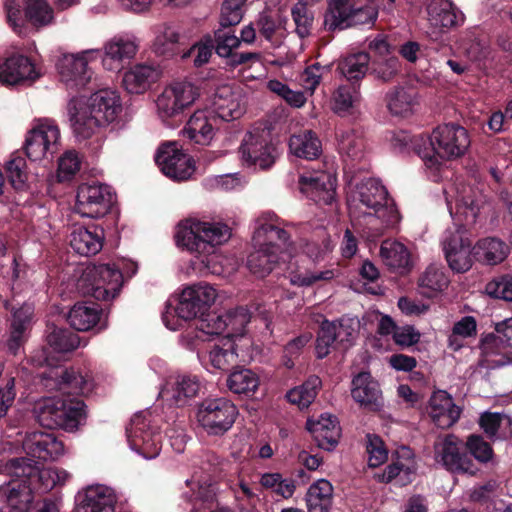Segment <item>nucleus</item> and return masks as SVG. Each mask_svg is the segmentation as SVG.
I'll list each match as a JSON object with an SVG mask.
<instances>
[{"label": "nucleus", "mask_w": 512, "mask_h": 512, "mask_svg": "<svg viewBox=\"0 0 512 512\" xmlns=\"http://www.w3.org/2000/svg\"><path fill=\"white\" fill-rule=\"evenodd\" d=\"M120 111V97L110 89H101L86 100L72 99L68 104L71 128L79 140L89 139L108 126Z\"/></svg>", "instance_id": "nucleus-2"}, {"label": "nucleus", "mask_w": 512, "mask_h": 512, "mask_svg": "<svg viewBox=\"0 0 512 512\" xmlns=\"http://www.w3.org/2000/svg\"><path fill=\"white\" fill-rule=\"evenodd\" d=\"M378 14L374 0H327L323 25L328 31L374 25Z\"/></svg>", "instance_id": "nucleus-7"}, {"label": "nucleus", "mask_w": 512, "mask_h": 512, "mask_svg": "<svg viewBox=\"0 0 512 512\" xmlns=\"http://www.w3.org/2000/svg\"><path fill=\"white\" fill-rule=\"evenodd\" d=\"M477 334V323L473 316H465L457 321L448 336V347L458 351L463 347V339L473 337Z\"/></svg>", "instance_id": "nucleus-53"}, {"label": "nucleus", "mask_w": 512, "mask_h": 512, "mask_svg": "<svg viewBox=\"0 0 512 512\" xmlns=\"http://www.w3.org/2000/svg\"><path fill=\"white\" fill-rule=\"evenodd\" d=\"M39 77L35 65L24 55L14 54L0 63V82L17 85L34 81Z\"/></svg>", "instance_id": "nucleus-24"}, {"label": "nucleus", "mask_w": 512, "mask_h": 512, "mask_svg": "<svg viewBox=\"0 0 512 512\" xmlns=\"http://www.w3.org/2000/svg\"><path fill=\"white\" fill-rule=\"evenodd\" d=\"M351 212L362 214L367 223L381 228L394 226L400 215L386 188L375 179H368L357 185L349 202Z\"/></svg>", "instance_id": "nucleus-5"}, {"label": "nucleus", "mask_w": 512, "mask_h": 512, "mask_svg": "<svg viewBox=\"0 0 512 512\" xmlns=\"http://www.w3.org/2000/svg\"><path fill=\"white\" fill-rule=\"evenodd\" d=\"M299 189L315 202L331 204L335 199L336 177L325 172L301 175Z\"/></svg>", "instance_id": "nucleus-25"}, {"label": "nucleus", "mask_w": 512, "mask_h": 512, "mask_svg": "<svg viewBox=\"0 0 512 512\" xmlns=\"http://www.w3.org/2000/svg\"><path fill=\"white\" fill-rule=\"evenodd\" d=\"M289 149L296 157L313 160L320 156L322 145L313 131L304 130L290 137Z\"/></svg>", "instance_id": "nucleus-41"}, {"label": "nucleus", "mask_w": 512, "mask_h": 512, "mask_svg": "<svg viewBox=\"0 0 512 512\" xmlns=\"http://www.w3.org/2000/svg\"><path fill=\"white\" fill-rule=\"evenodd\" d=\"M155 162L167 177L176 181L189 179L195 171L192 158L174 142L159 147Z\"/></svg>", "instance_id": "nucleus-17"}, {"label": "nucleus", "mask_w": 512, "mask_h": 512, "mask_svg": "<svg viewBox=\"0 0 512 512\" xmlns=\"http://www.w3.org/2000/svg\"><path fill=\"white\" fill-rule=\"evenodd\" d=\"M47 344L56 352L67 353L80 345L79 336L64 328L49 326L46 335Z\"/></svg>", "instance_id": "nucleus-48"}, {"label": "nucleus", "mask_w": 512, "mask_h": 512, "mask_svg": "<svg viewBox=\"0 0 512 512\" xmlns=\"http://www.w3.org/2000/svg\"><path fill=\"white\" fill-rule=\"evenodd\" d=\"M241 159L248 165L261 169L271 167L277 157V149L265 131H252L245 134L239 148Z\"/></svg>", "instance_id": "nucleus-16"}, {"label": "nucleus", "mask_w": 512, "mask_h": 512, "mask_svg": "<svg viewBox=\"0 0 512 512\" xmlns=\"http://www.w3.org/2000/svg\"><path fill=\"white\" fill-rule=\"evenodd\" d=\"M104 231L100 227L77 226L71 232L70 245L72 249L83 256L97 254L103 246Z\"/></svg>", "instance_id": "nucleus-30"}, {"label": "nucleus", "mask_w": 512, "mask_h": 512, "mask_svg": "<svg viewBox=\"0 0 512 512\" xmlns=\"http://www.w3.org/2000/svg\"><path fill=\"white\" fill-rule=\"evenodd\" d=\"M364 148V140L354 130H345L339 134V150L348 157L361 159Z\"/></svg>", "instance_id": "nucleus-60"}, {"label": "nucleus", "mask_w": 512, "mask_h": 512, "mask_svg": "<svg viewBox=\"0 0 512 512\" xmlns=\"http://www.w3.org/2000/svg\"><path fill=\"white\" fill-rule=\"evenodd\" d=\"M380 256L384 264L393 271L403 273L411 267L408 248L396 240H384L380 246Z\"/></svg>", "instance_id": "nucleus-37"}, {"label": "nucleus", "mask_w": 512, "mask_h": 512, "mask_svg": "<svg viewBox=\"0 0 512 512\" xmlns=\"http://www.w3.org/2000/svg\"><path fill=\"white\" fill-rule=\"evenodd\" d=\"M6 469V466L4 467ZM8 474L9 472L5 470ZM14 478H10V485L5 491V501L7 505L17 512H28L34 503V491L26 477L16 476L10 473Z\"/></svg>", "instance_id": "nucleus-31"}, {"label": "nucleus", "mask_w": 512, "mask_h": 512, "mask_svg": "<svg viewBox=\"0 0 512 512\" xmlns=\"http://www.w3.org/2000/svg\"><path fill=\"white\" fill-rule=\"evenodd\" d=\"M99 56V50L87 49L76 54H64L58 62L61 80L72 88L85 87L92 79L89 62Z\"/></svg>", "instance_id": "nucleus-14"}, {"label": "nucleus", "mask_w": 512, "mask_h": 512, "mask_svg": "<svg viewBox=\"0 0 512 512\" xmlns=\"http://www.w3.org/2000/svg\"><path fill=\"white\" fill-rule=\"evenodd\" d=\"M415 473L413 465L405 464L399 460L393 461L384 471L377 475L380 483H391L395 481L398 486H405L412 482V475Z\"/></svg>", "instance_id": "nucleus-51"}, {"label": "nucleus", "mask_w": 512, "mask_h": 512, "mask_svg": "<svg viewBox=\"0 0 512 512\" xmlns=\"http://www.w3.org/2000/svg\"><path fill=\"white\" fill-rule=\"evenodd\" d=\"M123 282L120 270L109 264L88 265L77 280V289L84 296L97 300L113 299Z\"/></svg>", "instance_id": "nucleus-8"}, {"label": "nucleus", "mask_w": 512, "mask_h": 512, "mask_svg": "<svg viewBox=\"0 0 512 512\" xmlns=\"http://www.w3.org/2000/svg\"><path fill=\"white\" fill-rule=\"evenodd\" d=\"M130 447L147 459L155 458L161 450L162 436L159 427L150 418H130L126 426Z\"/></svg>", "instance_id": "nucleus-12"}, {"label": "nucleus", "mask_w": 512, "mask_h": 512, "mask_svg": "<svg viewBox=\"0 0 512 512\" xmlns=\"http://www.w3.org/2000/svg\"><path fill=\"white\" fill-rule=\"evenodd\" d=\"M5 307L10 309V303L6 301ZM11 311H13V316L11 321L10 338L7 345L9 350L13 354H16L25 339V334L33 315V308L29 304H24L17 310H14V307H11Z\"/></svg>", "instance_id": "nucleus-35"}, {"label": "nucleus", "mask_w": 512, "mask_h": 512, "mask_svg": "<svg viewBox=\"0 0 512 512\" xmlns=\"http://www.w3.org/2000/svg\"><path fill=\"white\" fill-rule=\"evenodd\" d=\"M102 310L96 303L77 302L70 309L67 319L70 325L78 331H88L99 321Z\"/></svg>", "instance_id": "nucleus-39"}, {"label": "nucleus", "mask_w": 512, "mask_h": 512, "mask_svg": "<svg viewBox=\"0 0 512 512\" xmlns=\"http://www.w3.org/2000/svg\"><path fill=\"white\" fill-rule=\"evenodd\" d=\"M60 146V130L50 121L41 122L32 128L25 139V152L32 161L52 157Z\"/></svg>", "instance_id": "nucleus-13"}, {"label": "nucleus", "mask_w": 512, "mask_h": 512, "mask_svg": "<svg viewBox=\"0 0 512 512\" xmlns=\"http://www.w3.org/2000/svg\"><path fill=\"white\" fill-rule=\"evenodd\" d=\"M216 117L207 110H198L189 118L184 134L197 144L207 145L215 134Z\"/></svg>", "instance_id": "nucleus-33"}, {"label": "nucleus", "mask_w": 512, "mask_h": 512, "mask_svg": "<svg viewBox=\"0 0 512 512\" xmlns=\"http://www.w3.org/2000/svg\"><path fill=\"white\" fill-rule=\"evenodd\" d=\"M227 385L231 391L236 394H248L254 392L258 385V376L249 369H241L233 372L228 380Z\"/></svg>", "instance_id": "nucleus-55"}, {"label": "nucleus", "mask_w": 512, "mask_h": 512, "mask_svg": "<svg viewBox=\"0 0 512 512\" xmlns=\"http://www.w3.org/2000/svg\"><path fill=\"white\" fill-rule=\"evenodd\" d=\"M510 346L504 342L496 333L486 335L481 341V350L484 356L492 357L502 355L500 359L491 360L493 367L504 366L512 363V354L508 351Z\"/></svg>", "instance_id": "nucleus-47"}, {"label": "nucleus", "mask_w": 512, "mask_h": 512, "mask_svg": "<svg viewBox=\"0 0 512 512\" xmlns=\"http://www.w3.org/2000/svg\"><path fill=\"white\" fill-rule=\"evenodd\" d=\"M253 241L257 247L276 250L278 256L284 252H292L290 235L281 227L278 217L273 213H265L257 220Z\"/></svg>", "instance_id": "nucleus-15"}, {"label": "nucleus", "mask_w": 512, "mask_h": 512, "mask_svg": "<svg viewBox=\"0 0 512 512\" xmlns=\"http://www.w3.org/2000/svg\"><path fill=\"white\" fill-rule=\"evenodd\" d=\"M114 203V194L105 184L93 183L79 186L75 212L82 217L101 218L109 213Z\"/></svg>", "instance_id": "nucleus-10"}, {"label": "nucleus", "mask_w": 512, "mask_h": 512, "mask_svg": "<svg viewBox=\"0 0 512 512\" xmlns=\"http://www.w3.org/2000/svg\"><path fill=\"white\" fill-rule=\"evenodd\" d=\"M429 402L434 416H460L462 412V408L444 390L435 391Z\"/></svg>", "instance_id": "nucleus-57"}, {"label": "nucleus", "mask_w": 512, "mask_h": 512, "mask_svg": "<svg viewBox=\"0 0 512 512\" xmlns=\"http://www.w3.org/2000/svg\"><path fill=\"white\" fill-rule=\"evenodd\" d=\"M306 429L316 445L326 451L338 445L342 432L338 418H307Z\"/></svg>", "instance_id": "nucleus-28"}, {"label": "nucleus", "mask_w": 512, "mask_h": 512, "mask_svg": "<svg viewBox=\"0 0 512 512\" xmlns=\"http://www.w3.org/2000/svg\"><path fill=\"white\" fill-rule=\"evenodd\" d=\"M181 36L173 26L163 25L159 27L152 50L155 54L166 58L173 57L180 52Z\"/></svg>", "instance_id": "nucleus-43"}, {"label": "nucleus", "mask_w": 512, "mask_h": 512, "mask_svg": "<svg viewBox=\"0 0 512 512\" xmlns=\"http://www.w3.org/2000/svg\"><path fill=\"white\" fill-rule=\"evenodd\" d=\"M470 146L468 132L456 124L436 127L429 138H414L413 147L428 167H437L440 160H454L462 157Z\"/></svg>", "instance_id": "nucleus-4"}, {"label": "nucleus", "mask_w": 512, "mask_h": 512, "mask_svg": "<svg viewBox=\"0 0 512 512\" xmlns=\"http://www.w3.org/2000/svg\"><path fill=\"white\" fill-rule=\"evenodd\" d=\"M445 193L451 216L461 224L445 237L443 251L449 267L464 273L472 267L474 259L472 241L464 226L476 224L487 213L489 205L481 192L464 183L452 185Z\"/></svg>", "instance_id": "nucleus-1"}, {"label": "nucleus", "mask_w": 512, "mask_h": 512, "mask_svg": "<svg viewBox=\"0 0 512 512\" xmlns=\"http://www.w3.org/2000/svg\"><path fill=\"white\" fill-rule=\"evenodd\" d=\"M434 454L435 461L447 471L473 476L479 471L473 458L480 463H487L492 460L494 451L490 443L486 442L481 435L468 436L465 448L462 449L458 438L449 434L441 442L435 443Z\"/></svg>", "instance_id": "nucleus-3"}, {"label": "nucleus", "mask_w": 512, "mask_h": 512, "mask_svg": "<svg viewBox=\"0 0 512 512\" xmlns=\"http://www.w3.org/2000/svg\"><path fill=\"white\" fill-rule=\"evenodd\" d=\"M200 390V382L196 376L179 375L167 382L159 392V398L168 408L184 407Z\"/></svg>", "instance_id": "nucleus-21"}, {"label": "nucleus", "mask_w": 512, "mask_h": 512, "mask_svg": "<svg viewBox=\"0 0 512 512\" xmlns=\"http://www.w3.org/2000/svg\"><path fill=\"white\" fill-rule=\"evenodd\" d=\"M59 389H70L75 393L88 394L93 385L90 379L83 376L74 368H63L55 372Z\"/></svg>", "instance_id": "nucleus-49"}, {"label": "nucleus", "mask_w": 512, "mask_h": 512, "mask_svg": "<svg viewBox=\"0 0 512 512\" xmlns=\"http://www.w3.org/2000/svg\"><path fill=\"white\" fill-rule=\"evenodd\" d=\"M199 96L198 88L189 81H175L166 86L156 99L157 113L170 119L183 113Z\"/></svg>", "instance_id": "nucleus-9"}, {"label": "nucleus", "mask_w": 512, "mask_h": 512, "mask_svg": "<svg viewBox=\"0 0 512 512\" xmlns=\"http://www.w3.org/2000/svg\"><path fill=\"white\" fill-rule=\"evenodd\" d=\"M211 113L225 121L239 118L243 113L239 95L229 86L219 87L211 98Z\"/></svg>", "instance_id": "nucleus-32"}, {"label": "nucleus", "mask_w": 512, "mask_h": 512, "mask_svg": "<svg viewBox=\"0 0 512 512\" xmlns=\"http://www.w3.org/2000/svg\"><path fill=\"white\" fill-rule=\"evenodd\" d=\"M421 293L427 297H433L448 287L449 280L443 267L430 265L419 278Z\"/></svg>", "instance_id": "nucleus-44"}, {"label": "nucleus", "mask_w": 512, "mask_h": 512, "mask_svg": "<svg viewBox=\"0 0 512 512\" xmlns=\"http://www.w3.org/2000/svg\"><path fill=\"white\" fill-rule=\"evenodd\" d=\"M226 337L241 336L250 322V313L245 307H236L223 312Z\"/></svg>", "instance_id": "nucleus-54"}, {"label": "nucleus", "mask_w": 512, "mask_h": 512, "mask_svg": "<svg viewBox=\"0 0 512 512\" xmlns=\"http://www.w3.org/2000/svg\"><path fill=\"white\" fill-rule=\"evenodd\" d=\"M160 75V70L152 64H135L124 72L122 85L130 94H142L159 80Z\"/></svg>", "instance_id": "nucleus-29"}, {"label": "nucleus", "mask_w": 512, "mask_h": 512, "mask_svg": "<svg viewBox=\"0 0 512 512\" xmlns=\"http://www.w3.org/2000/svg\"><path fill=\"white\" fill-rule=\"evenodd\" d=\"M116 496L102 485L90 486L75 496L73 512H115Z\"/></svg>", "instance_id": "nucleus-22"}, {"label": "nucleus", "mask_w": 512, "mask_h": 512, "mask_svg": "<svg viewBox=\"0 0 512 512\" xmlns=\"http://www.w3.org/2000/svg\"><path fill=\"white\" fill-rule=\"evenodd\" d=\"M359 99L354 86L341 85L333 93V110L337 113L348 111Z\"/></svg>", "instance_id": "nucleus-63"}, {"label": "nucleus", "mask_w": 512, "mask_h": 512, "mask_svg": "<svg viewBox=\"0 0 512 512\" xmlns=\"http://www.w3.org/2000/svg\"><path fill=\"white\" fill-rule=\"evenodd\" d=\"M199 414H215L223 416H236L239 411L236 405L226 397L206 398L198 406Z\"/></svg>", "instance_id": "nucleus-59"}, {"label": "nucleus", "mask_w": 512, "mask_h": 512, "mask_svg": "<svg viewBox=\"0 0 512 512\" xmlns=\"http://www.w3.org/2000/svg\"><path fill=\"white\" fill-rule=\"evenodd\" d=\"M426 12L430 26L439 32L457 27L464 21L463 14L449 0H431Z\"/></svg>", "instance_id": "nucleus-26"}, {"label": "nucleus", "mask_w": 512, "mask_h": 512, "mask_svg": "<svg viewBox=\"0 0 512 512\" xmlns=\"http://www.w3.org/2000/svg\"><path fill=\"white\" fill-rule=\"evenodd\" d=\"M280 256L276 250H269L263 247L252 252L247 260V267L257 277H265L279 263Z\"/></svg>", "instance_id": "nucleus-45"}, {"label": "nucleus", "mask_w": 512, "mask_h": 512, "mask_svg": "<svg viewBox=\"0 0 512 512\" xmlns=\"http://www.w3.org/2000/svg\"><path fill=\"white\" fill-rule=\"evenodd\" d=\"M351 396L361 407L371 412H377L383 406V396L379 384L366 371L353 377Z\"/></svg>", "instance_id": "nucleus-23"}, {"label": "nucleus", "mask_w": 512, "mask_h": 512, "mask_svg": "<svg viewBox=\"0 0 512 512\" xmlns=\"http://www.w3.org/2000/svg\"><path fill=\"white\" fill-rule=\"evenodd\" d=\"M228 344L227 348L215 345L209 352V361L218 370L227 371L236 364L237 354L234 346L230 341Z\"/></svg>", "instance_id": "nucleus-61"}, {"label": "nucleus", "mask_w": 512, "mask_h": 512, "mask_svg": "<svg viewBox=\"0 0 512 512\" xmlns=\"http://www.w3.org/2000/svg\"><path fill=\"white\" fill-rule=\"evenodd\" d=\"M5 171L11 185L21 190L25 187L28 173L26 160L19 154H12L10 159L6 162Z\"/></svg>", "instance_id": "nucleus-56"}, {"label": "nucleus", "mask_w": 512, "mask_h": 512, "mask_svg": "<svg viewBox=\"0 0 512 512\" xmlns=\"http://www.w3.org/2000/svg\"><path fill=\"white\" fill-rule=\"evenodd\" d=\"M338 276L335 269L313 271L307 268H298L289 273V281L298 287H310L318 282H328Z\"/></svg>", "instance_id": "nucleus-50"}, {"label": "nucleus", "mask_w": 512, "mask_h": 512, "mask_svg": "<svg viewBox=\"0 0 512 512\" xmlns=\"http://www.w3.org/2000/svg\"><path fill=\"white\" fill-rule=\"evenodd\" d=\"M474 257L486 265L502 263L510 253V247L497 237H485L473 246Z\"/></svg>", "instance_id": "nucleus-34"}, {"label": "nucleus", "mask_w": 512, "mask_h": 512, "mask_svg": "<svg viewBox=\"0 0 512 512\" xmlns=\"http://www.w3.org/2000/svg\"><path fill=\"white\" fill-rule=\"evenodd\" d=\"M32 459L12 458L6 463V470L14 473L16 476L26 477L34 492L47 493L52 490L55 485L54 478L57 473L52 467L40 468Z\"/></svg>", "instance_id": "nucleus-19"}, {"label": "nucleus", "mask_w": 512, "mask_h": 512, "mask_svg": "<svg viewBox=\"0 0 512 512\" xmlns=\"http://www.w3.org/2000/svg\"><path fill=\"white\" fill-rule=\"evenodd\" d=\"M231 237V229L222 222L201 221L188 218L176 226L175 242L178 247L186 249L198 257L208 256L216 246L227 242Z\"/></svg>", "instance_id": "nucleus-6"}, {"label": "nucleus", "mask_w": 512, "mask_h": 512, "mask_svg": "<svg viewBox=\"0 0 512 512\" xmlns=\"http://www.w3.org/2000/svg\"><path fill=\"white\" fill-rule=\"evenodd\" d=\"M389 111L397 116H407L418 106V93L413 87H396L386 96Z\"/></svg>", "instance_id": "nucleus-40"}, {"label": "nucleus", "mask_w": 512, "mask_h": 512, "mask_svg": "<svg viewBox=\"0 0 512 512\" xmlns=\"http://www.w3.org/2000/svg\"><path fill=\"white\" fill-rule=\"evenodd\" d=\"M138 45L129 38L114 37L104 47L103 64L107 69L119 68L124 59L135 56Z\"/></svg>", "instance_id": "nucleus-38"}, {"label": "nucleus", "mask_w": 512, "mask_h": 512, "mask_svg": "<svg viewBox=\"0 0 512 512\" xmlns=\"http://www.w3.org/2000/svg\"><path fill=\"white\" fill-rule=\"evenodd\" d=\"M216 289L207 282H198L185 287L176 306V314L184 320L203 316L217 299Z\"/></svg>", "instance_id": "nucleus-11"}, {"label": "nucleus", "mask_w": 512, "mask_h": 512, "mask_svg": "<svg viewBox=\"0 0 512 512\" xmlns=\"http://www.w3.org/2000/svg\"><path fill=\"white\" fill-rule=\"evenodd\" d=\"M25 17L35 27L52 23L54 12L46 0H26Z\"/></svg>", "instance_id": "nucleus-52"}, {"label": "nucleus", "mask_w": 512, "mask_h": 512, "mask_svg": "<svg viewBox=\"0 0 512 512\" xmlns=\"http://www.w3.org/2000/svg\"><path fill=\"white\" fill-rule=\"evenodd\" d=\"M50 431L42 428L27 433L23 446L30 459L39 462L55 461L64 454L63 442L55 432Z\"/></svg>", "instance_id": "nucleus-20"}, {"label": "nucleus", "mask_w": 512, "mask_h": 512, "mask_svg": "<svg viewBox=\"0 0 512 512\" xmlns=\"http://www.w3.org/2000/svg\"><path fill=\"white\" fill-rule=\"evenodd\" d=\"M81 168V159L77 152L67 151L59 159L57 177L59 181L71 180Z\"/></svg>", "instance_id": "nucleus-64"}, {"label": "nucleus", "mask_w": 512, "mask_h": 512, "mask_svg": "<svg viewBox=\"0 0 512 512\" xmlns=\"http://www.w3.org/2000/svg\"><path fill=\"white\" fill-rule=\"evenodd\" d=\"M366 452L369 467H378L388 459V451L382 438L376 434L366 435Z\"/></svg>", "instance_id": "nucleus-62"}, {"label": "nucleus", "mask_w": 512, "mask_h": 512, "mask_svg": "<svg viewBox=\"0 0 512 512\" xmlns=\"http://www.w3.org/2000/svg\"><path fill=\"white\" fill-rule=\"evenodd\" d=\"M334 488L330 481L319 479L310 485L305 495L308 512H330Z\"/></svg>", "instance_id": "nucleus-36"}, {"label": "nucleus", "mask_w": 512, "mask_h": 512, "mask_svg": "<svg viewBox=\"0 0 512 512\" xmlns=\"http://www.w3.org/2000/svg\"><path fill=\"white\" fill-rule=\"evenodd\" d=\"M358 321L354 318L342 317L337 321L324 320L316 340V354L322 359L330 352L335 341L340 343L352 341L357 334Z\"/></svg>", "instance_id": "nucleus-18"}, {"label": "nucleus", "mask_w": 512, "mask_h": 512, "mask_svg": "<svg viewBox=\"0 0 512 512\" xmlns=\"http://www.w3.org/2000/svg\"><path fill=\"white\" fill-rule=\"evenodd\" d=\"M370 56L366 52L350 54L341 58L336 70L347 81L356 83L362 80L369 69Z\"/></svg>", "instance_id": "nucleus-42"}, {"label": "nucleus", "mask_w": 512, "mask_h": 512, "mask_svg": "<svg viewBox=\"0 0 512 512\" xmlns=\"http://www.w3.org/2000/svg\"><path fill=\"white\" fill-rule=\"evenodd\" d=\"M34 413L39 416H86L88 410L84 401L76 397H46L35 403Z\"/></svg>", "instance_id": "nucleus-27"}, {"label": "nucleus", "mask_w": 512, "mask_h": 512, "mask_svg": "<svg viewBox=\"0 0 512 512\" xmlns=\"http://www.w3.org/2000/svg\"><path fill=\"white\" fill-rule=\"evenodd\" d=\"M303 252L313 261L323 260L333 249V243L330 236L324 231H320L317 239L305 240Z\"/></svg>", "instance_id": "nucleus-58"}, {"label": "nucleus", "mask_w": 512, "mask_h": 512, "mask_svg": "<svg viewBox=\"0 0 512 512\" xmlns=\"http://www.w3.org/2000/svg\"><path fill=\"white\" fill-rule=\"evenodd\" d=\"M320 386L321 379L316 375H312L302 385L288 391L286 398L291 404L303 410L314 401Z\"/></svg>", "instance_id": "nucleus-46"}]
</instances>
